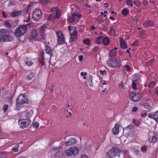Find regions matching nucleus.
I'll return each mask as SVG.
<instances>
[{
	"instance_id": "obj_1",
	"label": "nucleus",
	"mask_w": 158,
	"mask_h": 158,
	"mask_svg": "<svg viewBox=\"0 0 158 158\" xmlns=\"http://www.w3.org/2000/svg\"><path fill=\"white\" fill-rule=\"evenodd\" d=\"M27 25H19V27L16 28L14 32V35L17 37H19L24 35L27 30Z\"/></svg>"
},
{
	"instance_id": "obj_2",
	"label": "nucleus",
	"mask_w": 158,
	"mask_h": 158,
	"mask_svg": "<svg viewBox=\"0 0 158 158\" xmlns=\"http://www.w3.org/2000/svg\"><path fill=\"white\" fill-rule=\"evenodd\" d=\"M16 101L17 107L16 110H19L20 109V105H22L24 103L27 104L29 102L28 99L22 94H20L18 97Z\"/></svg>"
},
{
	"instance_id": "obj_3",
	"label": "nucleus",
	"mask_w": 158,
	"mask_h": 158,
	"mask_svg": "<svg viewBox=\"0 0 158 158\" xmlns=\"http://www.w3.org/2000/svg\"><path fill=\"white\" fill-rule=\"evenodd\" d=\"M79 152V149L77 147L73 146L70 147L69 149L65 151V154L67 156H74L78 154Z\"/></svg>"
},
{
	"instance_id": "obj_4",
	"label": "nucleus",
	"mask_w": 158,
	"mask_h": 158,
	"mask_svg": "<svg viewBox=\"0 0 158 158\" xmlns=\"http://www.w3.org/2000/svg\"><path fill=\"white\" fill-rule=\"evenodd\" d=\"M121 152V151L120 149L116 148H113L108 151L107 156L111 158H113V156L119 157Z\"/></svg>"
},
{
	"instance_id": "obj_5",
	"label": "nucleus",
	"mask_w": 158,
	"mask_h": 158,
	"mask_svg": "<svg viewBox=\"0 0 158 158\" xmlns=\"http://www.w3.org/2000/svg\"><path fill=\"white\" fill-rule=\"evenodd\" d=\"M18 123L21 128L25 129L30 125L31 121L29 118H22L19 119Z\"/></svg>"
},
{
	"instance_id": "obj_6",
	"label": "nucleus",
	"mask_w": 158,
	"mask_h": 158,
	"mask_svg": "<svg viewBox=\"0 0 158 158\" xmlns=\"http://www.w3.org/2000/svg\"><path fill=\"white\" fill-rule=\"evenodd\" d=\"M107 64L110 66L115 68L119 67L121 65L120 60L113 59H109Z\"/></svg>"
},
{
	"instance_id": "obj_7",
	"label": "nucleus",
	"mask_w": 158,
	"mask_h": 158,
	"mask_svg": "<svg viewBox=\"0 0 158 158\" xmlns=\"http://www.w3.org/2000/svg\"><path fill=\"white\" fill-rule=\"evenodd\" d=\"M71 27V26L68 27L71 37L70 41L73 42L74 41V39H76L77 38V31L76 28H74L73 29ZM72 28H73V27Z\"/></svg>"
},
{
	"instance_id": "obj_8",
	"label": "nucleus",
	"mask_w": 158,
	"mask_h": 158,
	"mask_svg": "<svg viewBox=\"0 0 158 158\" xmlns=\"http://www.w3.org/2000/svg\"><path fill=\"white\" fill-rule=\"evenodd\" d=\"M139 94L135 92H131L129 98L130 100L134 102H137L140 101L142 99L141 97L139 98Z\"/></svg>"
},
{
	"instance_id": "obj_9",
	"label": "nucleus",
	"mask_w": 158,
	"mask_h": 158,
	"mask_svg": "<svg viewBox=\"0 0 158 158\" xmlns=\"http://www.w3.org/2000/svg\"><path fill=\"white\" fill-rule=\"evenodd\" d=\"M42 12L41 10L38 9H35L33 13L32 17L34 20H38L41 17Z\"/></svg>"
},
{
	"instance_id": "obj_10",
	"label": "nucleus",
	"mask_w": 158,
	"mask_h": 158,
	"mask_svg": "<svg viewBox=\"0 0 158 158\" xmlns=\"http://www.w3.org/2000/svg\"><path fill=\"white\" fill-rule=\"evenodd\" d=\"M148 117L149 118L154 119L157 122H158V110L155 112L154 113L149 114Z\"/></svg>"
},
{
	"instance_id": "obj_11",
	"label": "nucleus",
	"mask_w": 158,
	"mask_h": 158,
	"mask_svg": "<svg viewBox=\"0 0 158 158\" xmlns=\"http://www.w3.org/2000/svg\"><path fill=\"white\" fill-rule=\"evenodd\" d=\"M77 142V140L74 138H70L67 141L65 142V144L66 146H69Z\"/></svg>"
},
{
	"instance_id": "obj_12",
	"label": "nucleus",
	"mask_w": 158,
	"mask_h": 158,
	"mask_svg": "<svg viewBox=\"0 0 158 158\" xmlns=\"http://www.w3.org/2000/svg\"><path fill=\"white\" fill-rule=\"evenodd\" d=\"M8 33V30L6 29H0V41H2V40L6 35Z\"/></svg>"
},
{
	"instance_id": "obj_13",
	"label": "nucleus",
	"mask_w": 158,
	"mask_h": 158,
	"mask_svg": "<svg viewBox=\"0 0 158 158\" xmlns=\"http://www.w3.org/2000/svg\"><path fill=\"white\" fill-rule=\"evenodd\" d=\"M119 125L118 123H116L114 127L112 129V133L115 135H118L119 133Z\"/></svg>"
},
{
	"instance_id": "obj_14",
	"label": "nucleus",
	"mask_w": 158,
	"mask_h": 158,
	"mask_svg": "<svg viewBox=\"0 0 158 158\" xmlns=\"http://www.w3.org/2000/svg\"><path fill=\"white\" fill-rule=\"evenodd\" d=\"M13 40V37L9 35L6 34L5 36L2 40V41L3 42H10Z\"/></svg>"
},
{
	"instance_id": "obj_15",
	"label": "nucleus",
	"mask_w": 158,
	"mask_h": 158,
	"mask_svg": "<svg viewBox=\"0 0 158 158\" xmlns=\"http://www.w3.org/2000/svg\"><path fill=\"white\" fill-rule=\"evenodd\" d=\"M22 14V12L20 10H15L10 13V16L11 17H15L21 15Z\"/></svg>"
},
{
	"instance_id": "obj_16",
	"label": "nucleus",
	"mask_w": 158,
	"mask_h": 158,
	"mask_svg": "<svg viewBox=\"0 0 158 158\" xmlns=\"http://www.w3.org/2000/svg\"><path fill=\"white\" fill-rule=\"evenodd\" d=\"M110 42V40L107 37H105L103 38L102 44L104 45H108Z\"/></svg>"
},
{
	"instance_id": "obj_17",
	"label": "nucleus",
	"mask_w": 158,
	"mask_h": 158,
	"mask_svg": "<svg viewBox=\"0 0 158 158\" xmlns=\"http://www.w3.org/2000/svg\"><path fill=\"white\" fill-rule=\"evenodd\" d=\"M72 15L74 20L77 19H80L81 17V14L78 13H74Z\"/></svg>"
},
{
	"instance_id": "obj_18",
	"label": "nucleus",
	"mask_w": 158,
	"mask_h": 158,
	"mask_svg": "<svg viewBox=\"0 0 158 158\" xmlns=\"http://www.w3.org/2000/svg\"><path fill=\"white\" fill-rule=\"evenodd\" d=\"M120 44L121 47L123 48H126L127 47V45L125 43V41L123 39H121L120 40Z\"/></svg>"
},
{
	"instance_id": "obj_19",
	"label": "nucleus",
	"mask_w": 158,
	"mask_h": 158,
	"mask_svg": "<svg viewBox=\"0 0 158 158\" xmlns=\"http://www.w3.org/2000/svg\"><path fill=\"white\" fill-rule=\"evenodd\" d=\"M45 50L46 53L50 54L51 56H52V53L51 51V49L49 46L46 45L45 46Z\"/></svg>"
},
{
	"instance_id": "obj_20",
	"label": "nucleus",
	"mask_w": 158,
	"mask_h": 158,
	"mask_svg": "<svg viewBox=\"0 0 158 158\" xmlns=\"http://www.w3.org/2000/svg\"><path fill=\"white\" fill-rule=\"evenodd\" d=\"M31 36L33 38L36 39L38 36V34L35 30H33L31 31Z\"/></svg>"
},
{
	"instance_id": "obj_21",
	"label": "nucleus",
	"mask_w": 158,
	"mask_h": 158,
	"mask_svg": "<svg viewBox=\"0 0 158 158\" xmlns=\"http://www.w3.org/2000/svg\"><path fill=\"white\" fill-rule=\"evenodd\" d=\"M35 76V73L31 72L29 75H28L27 78L28 80H31L34 78Z\"/></svg>"
},
{
	"instance_id": "obj_22",
	"label": "nucleus",
	"mask_w": 158,
	"mask_h": 158,
	"mask_svg": "<svg viewBox=\"0 0 158 158\" xmlns=\"http://www.w3.org/2000/svg\"><path fill=\"white\" fill-rule=\"evenodd\" d=\"M64 39L63 37V36H62V37H58L57 39V42L58 43L60 44H62L64 43Z\"/></svg>"
},
{
	"instance_id": "obj_23",
	"label": "nucleus",
	"mask_w": 158,
	"mask_h": 158,
	"mask_svg": "<svg viewBox=\"0 0 158 158\" xmlns=\"http://www.w3.org/2000/svg\"><path fill=\"white\" fill-rule=\"evenodd\" d=\"M129 13V10L127 8L123 9L122 11V13L124 15H127Z\"/></svg>"
},
{
	"instance_id": "obj_24",
	"label": "nucleus",
	"mask_w": 158,
	"mask_h": 158,
	"mask_svg": "<svg viewBox=\"0 0 158 158\" xmlns=\"http://www.w3.org/2000/svg\"><path fill=\"white\" fill-rule=\"evenodd\" d=\"M63 153L62 152L58 151L55 154V156L56 157H61L63 156Z\"/></svg>"
},
{
	"instance_id": "obj_25",
	"label": "nucleus",
	"mask_w": 158,
	"mask_h": 158,
	"mask_svg": "<svg viewBox=\"0 0 158 158\" xmlns=\"http://www.w3.org/2000/svg\"><path fill=\"white\" fill-rule=\"evenodd\" d=\"M103 36H100L96 39V42L98 44H100L102 42Z\"/></svg>"
},
{
	"instance_id": "obj_26",
	"label": "nucleus",
	"mask_w": 158,
	"mask_h": 158,
	"mask_svg": "<svg viewBox=\"0 0 158 158\" xmlns=\"http://www.w3.org/2000/svg\"><path fill=\"white\" fill-rule=\"evenodd\" d=\"M39 61L43 65H44V57L43 56L41 55L40 56V57Z\"/></svg>"
},
{
	"instance_id": "obj_27",
	"label": "nucleus",
	"mask_w": 158,
	"mask_h": 158,
	"mask_svg": "<svg viewBox=\"0 0 158 158\" xmlns=\"http://www.w3.org/2000/svg\"><path fill=\"white\" fill-rule=\"evenodd\" d=\"M116 51L114 50V49H111L110 52V56L111 57H113L116 55Z\"/></svg>"
},
{
	"instance_id": "obj_28",
	"label": "nucleus",
	"mask_w": 158,
	"mask_h": 158,
	"mask_svg": "<svg viewBox=\"0 0 158 158\" xmlns=\"http://www.w3.org/2000/svg\"><path fill=\"white\" fill-rule=\"evenodd\" d=\"M93 79V77L92 75H90L88 78V82H90V84H89V85L90 86H93V84L92 83V81Z\"/></svg>"
},
{
	"instance_id": "obj_29",
	"label": "nucleus",
	"mask_w": 158,
	"mask_h": 158,
	"mask_svg": "<svg viewBox=\"0 0 158 158\" xmlns=\"http://www.w3.org/2000/svg\"><path fill=\"white\" fill-rule=\"evenodd\" d=\"M44 30L42 28L40 30V34L41 35V39H44L45 38V35H44Z\"/></svg>"
},
{
	"instance_id": "obj_30",
	"label": "nucleus",
	"mask_w": 158,
	"mask_h": 158,
	"mask_svg": "<svg viewBox=\"0 0 158 158\" xmlns=\"http://www.w3.org/2000/svg\"><path fill=\"white\" fill-rule=\"evenodd\" d=\"M157 141V138L155 136L152 137L151 139H150V138L149 139L150 142L151 143H155Z\"/></svg>"
},
{
	"instance_id": "obj_31",
	"label": "nucleus",
	"mask_w": 158,
	"mask_h": 158,
	"mask_svg": "<svg viewBox=\"0 0 158 158\" xmlns=\"http://www.w3.org/2000/svg\"><path fill=\"white\" fill-rule=\"evenodd\" d=\"M146 25L147 26L150 27V26H153L154 25V22L150 21L149 22H147L146 23Z\"/></svg>"
},
{
	"instance_id": "obj_32",
	"label": "nucleus",
	"mask_w": 158,
	"mask_h": 158,
	"mask_svg": "<svg viewBox=\"0 0 158 158\" xmlns=\"http://www.w3.org/2000/svg\"><path fill=\"white\" fill-rule=\"evenodd\" d=\"M90 40L89 39H86L84 40L83 41V43L86 45H89L90 44Z\"/></svg>"
},
{
	"instance_id": "obj_33",
	"label": "nucleus",
	"mask_w": 158,
	"mask_h": 158,
	"mask_svg": "<svg viewBox=\"0 0 158 158\" xmlns=\"http://www.w3.org/2000/svg\"><path fill=\"white\" fill-rule=\"evenodd\" d=\"M109 31H110V33L112 35H115V30L112 27H110L109 30Z\"/></svg>"
},
{
	"instance_id": "obj_34",
	"label": "nucleus",
	"mask_w": 158,
	"mask_h": 158,
	"mask_svg": "<svg viewBox=\"0 0 158 158\" xmlns=\"http://www.w3.org/2000/svg\"><path fill=\"white\" fill-rule=\"evenodd\" d=\"M74 20L73 18V16H69L68 17V21L70 23H73V22L74 21Z\"/></svg>"
},
{
	"instance_id": "obj_35",
	"label": "nucleus",
	"mask_w": 158,
	"mask_h": 158,
	"mask_svg": "<svg viewBox=\"0 0 158 158\" xmlns=\"http://www.w3.org/2000/svg\"><path fill=\"white\" fill-rule=\"evenodd\" d=\"M56 34L57 35V36L58 37H62V36H63L62 33L61 31H57L56 32Z\"/></svg>"
},
{
	"instance_id": "obj_36",
	"label": "nucleus",
	"mask_w": 158,
	"mask_h": 158,
	"mask_svg": "<svg viewBox=\"0 0 158 158\" xmlns=\"http://www.w3.org/2000/svg\"><path fill=\"white\" fill-rule=\"evenodd\" d=\"M144 107L147 109H150L151 106H150L149 104L148 103H145L144 105Z\"/></svg>"
},
{
	"instance_id": "obj_37",
	"label": "nucleus",
	"mask_w": 158,
	"mask_h": 158,
	"mask_svg": "<svg viewBox=\"0 0 158 158\" xmlns=\"http://www.w3.org/2000/svg\"><path fill=\"white\" fill-rule=\"evenodd\" d=\"M126 2L127 4L130 6L131 7L133 6V3L132 1L131 0H126Z\"/></svg>"
},
{
	"instance_id": "obj_38",
	"label": "nucleus",
	"mask_w": 158,
	"mask_h": 158,
	"mask_svg": "<svg viewBox=\"0 0 158 158\" xmlns=\"http://www.w3.org/2000/svg\"><path fill=\"white\" fill-rule=\"evenodd\" d=\"M22 116L23 118H28V115L27 114L26 112L23 113L22 115Z\"/></svg>"
},
{
	"instance_id": "obj_39",
	"label": "nucleus",
	"mask_w": 158,
	"mask_h": 158,
	"mask_svg": "<svg viewBox=\"0 0 158 158\" xmlns=\"http://www.w3.org/2000/svg\"><path fill=\"white\" fill-rule=\"evenodd\" d=\"M54 15H55V14L54 13H52V14H51L48 18V20H52V19H53V18H54Z\"/></svg>"
},
{
	"instance_id": "obj_40",
	"label": "nucleus",
	"mask_w": 158,
	"mask_h": 158,
	"mask_svg": "<svg viewBox=\"0 0 158 158\" xmlns=\"http://www.w3.org/2000/svg\"><path fill=\"white\" fill-rule=\"evenodd\" d=\"M56 15L55 17L56 19H58L59 18L60 16V11L58 10L56 12Z\"/></svg>"
},
{
	"instance_id": "obj_41",
	"label": "nucleus",
	"mask_w": 158,
	"mask_h": 158,
	"mask_svg": "<svg viewBox=\"0 0 158 158\" xmlns=\"http://www.w3.org/2000/svg\"><path fill=\"white\" fill-rule=\"evenodd\" d=\"M100 74L103 75H106V72L105 70H100L99 71Z\"/></svg>"
},
{
	"instance_id": "obj_42",
	"label": "nucleus",
	"mask_w": 158,
	"mask_h": 158,
	"mask_svg": "<svg viewBox=\"0 0 158 158\" xmlns=\"http://www.w3.org/2000/svg\"><path fill=\"white\" fill-rule=\"evenodd\" d=\"M8 106L7 105H5L3 106V109L4 112H5L8 109Z\"/></svg>"
},
{
	"instance_id": "obj_43",
	"label": "nucleus",
	"mask_w": 158,
	"mask_h": 158,
	"mask_svg": "<svg viewBox=\"0 0 158 158\" xmlns=\"http://www.w3.org/2000/svg\"><path fill=\"white\" fill-rule=\"evenodd\" d=\"M133 127L130 124L127 126L126 127H125L124 128H123V130L124 131L125 130H126L127 128H129L130 129H131L133 128Z\"/></svg>"
},
{
	"instance_id": "obj_44",
	"label": "nucleus",
	"mask_w": 158,
	"mask_h": 158,
	"mask_svg": "<svg viewBox=\"0 0 158 158\" xmlns=\"http://www.w3.org/2000/svg\"><path fill=\"white\" fill-rule=\"evenodd\" d=\"M133 3L137 6H139L141 4V3L137 1L133 2Z\"/></svg>"
},
{
	"instance_id": "obj_45",
	"label": "nucleus",
	"mask_w": 158,
	"mask_h": 158,
	"mask_svg": "<svg viewBox=\"0 0 158 158\" xmlns=\"http://www.w3.org/2000/svg\"><path fill=\"white\" fill-rule=\"evenodd\" d=\"M142 4L143 5L145 6H147L148 4V1L146 0H143L142 2Z\"/></svg>"
},
{
	"instance_id": "obj_46",
	"label": "nucleus",
	"mask_w": 158,
	"mask_h": 158,
	"mask_svg": "<svg viewBox=\"0 0 158 158\" xmlns=\"http://www.w3.org/2000/svg\"><path fill=\"white\" fill-rule=\"evenodd\" d=\"M31 6L30 5H29L27 6V9L26 10V12L27 13H29V14H30L29 11L30 10V7Z\"/></svg>"
},
{
	"instance_id": "obj_47",
	"label": "nucleus",
	"mask_w": 158,
	"mask_h": 158,
	"mask_svg": "<svg viewBox=\"0 0 158 158\" xmlns=\"http://www.w3.org/2000/svg\"><path fill=\"white\" fill-rule=\"evenodd\" d=\"M119 86L123 89H124L125 87L124 83L122 81L120 82L119 84Z\"/></svg>"
},
{
	"instance_id": "obj_48",
	"label": "nucleus",
	"mask_w": 158,
	"mask_h": 158,
	"mask_svg": "<svg viewBox=\"0 0 158 158\" xmlns=\"http://www.w3.org/2000/svg\"><path fill=\"white\" fill-rule=\"evenodd\" d=\"M59 9L58 8L56 7H53L52 8V9L51 10V11L52 12H56L58 11V10H59Z\"/></svg>"
},
{
	"instance_id": "obj_49",
	"label": "nucleus",
	"mask_w": 158,
	"mask_h": 158,
	"mask_svg": "<svg viewBox=\"0 0 158 158\" xmlns=\"http://www.w3.org/2000/svg\"><path fill=\"white\" fill-rule=\"evenodd\" d=\"M98 27L100 29H104L105 28V26L104 24H101V25H100V24H98Z\"/></svg>"
},
{
	"instance_id": "obj_50",
	"label": "nucleus",
	"mask_w": 158,
	"mask_h": 158,
	"mask_svg": "<svg viewBox=\"0 0 158 158\" xmlns=\"http://www.w3.org/2000/svg\"><path fill=\"white\" fill-rule=\"evenodd\" d=\"M39 126V123H34L33 125V127L35 128H37Z\"/></svg>"
},
{
	"instance_id": "obj_51",
	"label": "nucleus",
	"mask_w": 158,
	"mask_h": 158,
	"mask_svg": "<svg viewBox=\"0 0 158 158\" xmlns=\"http://www.w3.org/2000/svg\"><path fill=\"white\" fill-rule=\"evenodd\" d=\"M147 149V148L145 146H142L141 148V151L143 152L146 151Z\"/></svg>"
},
{
	"instance_id": "obj_52",
	"label": "nucleus",
	"mask_w": 158,
	"mask_h": 158,
	"mask_svg": "<svg viewBox=\"0 0 158 158\" xmlns=\"http://www.w3.org/2000/svg\"><path fill=\"white\" fill-rule=\"evenodd\" d=\"M25 64L27 65L30 66L31 65L33 64V63L31 61H30L29 62L27 61L25 62Z\"/></svg>"
},
{
	"instance_id": "obj_53",
	"label": "nucleus",
	"mask_w": 158,
	"mask_h": 158,
	"mask_svg": "<svg viewBox=\"0 0 158 158\" xmlns=\"http://www.w3.org/2000/svg\"><path fill=\"white\" fill-rule=\"evenodd\" d=\"M125 68L126 70L127 71H129L131 70L130 67H129V66L128 65H126L125 66Z\"/></svg>"
},
{
	"instance_id": "obj_54",
	"label": "nucleus",
	"mask_w": 158,
	"mask_h": 158,
	"mask_svg": "<svg viewBox=\"0 0 158 158\" xmlns=\"http://www.w3.org/2000/svg\"><path fill=\"white\" fill-rule=\"evenodd\" d=\"M79 60L80 62H81L83 60V55H80L78 56Z\"/></svg>"
},
{
	"instance_id": "obj_55",
	"label": "nucleus",
	"mask_w": 158,
	"mask_h": 158,
	"mask_svg": "<svg viewBox=\"0 0 158 158\" xmlns=\"http://www.w3.org/2000/svg\"><path fill=\"white\" fill-rule=\"evenodd\" d=\"M132 86L133 88L134 89H135L136 90V85L135 84V83L134 82H133L132 83Z\"/></svg>"
},
{
	"instance_id": "obj_56",
	"label": "nucleus",
	"mask_w": 158,
	"mask_h": 158,
	"mask_svg": "<svg viewBox=\"0 0 158 158\" xmlns=\"http://www.w3.org/2000/svg\"><path fill=\"white\" fill-rule=\"evenodd\" d=\"M60 146L59 147H52V150H58L60 148Z\"/></svg>"
},
{
	"instance_id": "obj_57",
	"label": "nucleus",
	"mask_w": 158,
	"mask_h": 158,
	"mask_svg": "<svg viewBox=\"0 0 158 158\" xmlns=\"http://www.w3.org/2000/svg\"><path fill=\"white\" fill-rule=\"evenodd\" d=\"M87 73L86 72H81V76L85 77L87 75Z\"/></svg>"
},
{
	"instance_id": "obj_58",
	"label": "nucleus",
	"mask_w": 158,
	"mask_h": 158,
	"mask_svg": "<svg viewBox=\"0 0 158 158\" xmlns=\"http://www.w3.org/2000/svg\"><path fill=\"white\" fill-rule=\"evenodd\" d=\"M138 110V108L137 107H134L132 109V111L133 112H135L137 111Z\"/></svg>"
},
{
	"instance_id": "obj_59",
	"label": "nucleus",
	"mask_w": 158,
	"mask_h": 158,
	"mask_svg": "<svg viewBox=\"0 0 158 158\" xmlns=\"http://www.w3.org/2000/svg\"><path fill=\"white\" fill-rule=\"evenodd\" d=\"M133 122L137 126H138L139 124V122L137 120L135 121L134 120Z\"/></svg>"
},
{
	"instance_id": "obj_60",
	"label": "nucleus",
	"mask_w": 158,
	"mask_h": 158,
	"mask_svg": "<svg viewBox=\"0 0 158 158\" xmlns=\"http://www.w3.org/2000/svg\"><path fill=\"white\" fill-rule=\"evenodd\" d=\"M138 44V41H135L134 43L132 44V46H137Z\"/></svg>"
},
{
	"instance_id": "obj_61",
	"label": "nucleus",
	"mask_w": 158,
	"mask_h": 158,
	"mask_svg": "<svg viewBox=\"0 0 158 158\" xmlns=\"http://www.w3.org/2000/svg\"><path fill=\"white\" fill-rule=\"evenodd\" d=\"M40 2L43 4H46L47 3V0H40Z\"/></svg>"
},
{
	"instance_id": "obj_62",
	"label": "nucleus",
	"mask_w": 158,
	"mask_h": 158,
	"mask_svg": "<svg viewBox=\"0 0 158 158\" xmlns=\"http://www.w3.org/2000/svg\"><path fill=\"white\" fill-rule=\"evenodd\" d=\"M97 21L98 23L100 24L103 23L104 22V20L97 19Z\"/></svg>"
},
{
	"instance_id": "obj_63",
	"label": "nucleus",
	"mask_w": 158,
	"mask_h": 158,
	"mask_svg": "<svg viewBox=\"0 0 158 158\" xmlns=\"http://www.w3.org/2000/svg\"><path fill=\"white\" fill-rule=\"evenodd\" d=\"M2 14L3 17L6 18L7 17V15H6L4 11H2Z\"/></svg>"
},
{
	"instance_id": "obj_64",
	"label": "nucleus",
	"mask_w": 158,
	"mask_h": 158,
	"mask_svg": "<svg viewBox=\"0 0 158 158\" xmlns=\"http://www.w3.org/2000/svg\"><path fill=\"white\" fill-rule=\"evenodd\" d=\"M81 158H89L88 157L85 155H82L81 156Z\"/></svg>"
}]
</instances>
